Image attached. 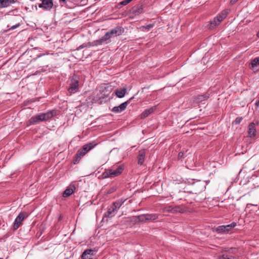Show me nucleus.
Returning <instances> with one entry per match:
<instances>
[{
    "label": "nucleus",
    "mask_w": 259,
    "mask_h": 259,
    "mask_svg": "<svg viewBox=\"0 0 259 259\" xmlns=\"http://www.w3.org/2000/svg\"><path fill=\"white\" fill-rule=\"evenodd\" d=\"M107 92H108V93H104L100 97V99H104L105 98H107L108 97H109V94L111 92V90H107Z\"/></svg>",
    "instance_id": "nucleus-28"
},
{
    "label": "nucleus",
    "mask_w": 259,
    "mask_h": 259,
    "mask_svg": "<svg viewBox=\"0 0 259 259\" xmlns=\"http://www.w3.org/2000/svg\"><path fill=\"white\" fill-rule=\"evenodd\" d=\"M247 133L249 137L252 138L255 137L256 135V130L255 123L252 122L249 123L248 127Z\"/></svg>",
    "instance_id": "nucleus-13"
},
{
    "label": "nucleus",
    "mask_w": 259,
    "mask_h": 259,
    "mask_svg": "<svg viewBox=\"0 0 259 259\" xmlns=\"http://www.w3.org/2000/svg\"><path fill=\"white\" fill-rule=\"evenodd\" d=\"M28 217V214L26 212H21L15 220L13 226L14 230L18 229L22 225V222Z\"/></svg>",
    "instance_id": "nucleus-4"
},
{
    "label": "nucleus",
    "mask_w": 259,
    "mask_h": 259,
    "mask_svg": "<svg viewBox=\"0 0 259 259\" xmlns=\"http://www.w3.org/2000/svg\"><path fill=\"white\" fill-rule=\"evenodd\" d=\"M255 105L256 106L258 107L259 106V99L258 100H256L255 103Z\"/></svg>",
    "instance_id": "nucleus-35"
},
{
    "label": "nucleus",
    "mask_w": 259,
    "mask_h": 259,
    "mask_svg": "<svg viewBox=\"0 0 259 259\" xmlns=\"http://www.w3.org/2000/svg\"><path fill=\"white\" fill-rule=\"evenodd\" d=\"M137 218L138 219L139 222H146L147 220L145 219V214L138 215Z\"/></svg>",
    "instance_id": "nucleus-25"
},
{
    "label": "nucleus",
    "mask_w": 259,
    "mask_h": 259,
    "mask_svg": "<svg viewBox=\"0 0 259 259\" xmlns=\"http://www.w3.org/2000/svg\"><path fill=\"white\" fill-rule=\"evenodd\" d=\"M78 91V81L74 78L71 80L68 92L70 94L75 93Z\"/></svg>",
    "instance_id": "nucleus-10"
},
{
    "label": "nucleus",
    "mask_w": 259,
    "mask_h": 259,
    "mask_svg": "<svg viewBox=\"0 0 259 259\" xmlns=\"http://www.w3.org/2000/svg\"><path fill=\"white\" fill-rule=\"evenodd\" d=\"M66 0H59L60 2H64Z\"/></svg>",
    "instance_id": "nucleus-40"
},
{
    "label": "nucleus",
    "mask_w": 259,
    "mask_h": 259,
    "mask_svg": "<svg viewBox=\"0 0 259 259\" xmlns=\"http://www.w3.org/2000/svg\"><path fill=\"white\" fill-rule=\"evenodd\" d=\"M124 166L122 164L113 165L111 168L105 169L102 176L103 179L114 178L120 175L124 170Z\"/></svg>",
    "instance_id": "nucleus-1"
},
{
    "label": "nucleus",
    "mask_w": 259,
    "mask_h": 259,
    "mask_svg": "<svg viewBox=\"0 0 259 259\" xmlns=\"http://www.w3.org/2000/svg\"><path fill=\"white\" fill-rule=\"evenodd\" d=\"M54 115V112L52 111L37 114L31 117L28 121L29 124H35L41 121H47L53 117Z\"/></svg>",
    "instance_id": "nucleus-2"
},
{
    "label": "nucleus",
    "mask_w": 259,
    "mask_h": 259,
    "mask_svg": "<svg viewBox=\"0 0 259 259\" xmlns=\"http://www.w3.org/2000/svg\"><path fill=\"white\" fill-rule=\"evenodd\" d=\"M209 97V94H205L200 95L193 97V101L197 104H199L204 101L207 100Z\"/></svg>",
    "instance_id": "nucleus-14"
},
{
    "label": "nucleus",
    "mask_w": 259,
    "mask_h": 259,
    "mask_svg": "<svg viewBox=\"0 0 259 259\" xmlns=\"http://www.w3.org/2000/svg\"><path fill=\"white\" fill-rule=\"evenodd\" d=\"M132 12L135 15H139L144 12L143 6L142 4H138L132 8Z\"/></svg>",
    "instance_id": "nucleus-17"
},
{
    "label": "nucleus",
    "mask_w": 259,
    "mask_h": 259,
    "mask_svg": "<svg viewBox=\"0 0 259 259\" xmlns=\"http://www.w3.org/2000/svg\"><path fill=\"white\" fill-rule=\"evenodd\" d=\"M155 109V107H152L150 108L145 109L141 114V118L144 119L148 117L150 114L154 112Z\"/></svg>",
    "instance_id": "nucleus-19"
},
{
    "label": "nucleus",
    "mask_w": 259,
    "mask_h": 259,
    "mask_svg": "<svg viewBox=\"0 0 259 259\" xmlns=\"http://www.w3.org/2000/svg\"><path fill=\"white\" fill-rule=\"evenodd\" d=\"M251 69H253L255 67L259 66V57H256L253 59L250 63Z\"/></svg>",
    "instance_id": "nucleus-24"
},
{
    "label": "nucleus",
    "mask_w": 259,
    "mask_h": 259,
    "mask_svg": "<svg viewBox=\"0 0 259 259\" xmlns=\"http://www.w3.org/2000/svg\"><path fill=\"white\" fill-rule=\"evenodd\" d=\"M17 2V0H0V9L8 8Z\"/></svg>",
    "instance_id": "nucleus-16"
},
{
    "label": "nucleus",
    "mask_w": 259,
    "mask_h": 259,
    "mask_svg": "<svg viewBox=\"0 0 259 259\" xmlns=\"http://www.w3.org/2000/svg\"><path fill=\"white\" fill-rule=\"evenodd\" d=\"M53 6V0H42L41 3L39 4L38 7L45 10H50Z\"/></svg>",
    "instance_id": "nucleus-9"
},
{
    "label": "nucleus",
    "mask_w": 259,
    "mask_h": 259,
    "mask_svg": "<svg viewBox=\"0 0 259 259\" xmlns=\"http://www.w3.org/2000/svg\"><path fill=\"white\" fill-rule=\"evenodd\" d=\"M202 189H203V187H201L200 191H201L202 190Z\"/></svg>",
    "instance_id": "nucleus-42"
},
{
    "label": "nucleus",
    "mask_w": 259,
    "mask_h": 259,
    "mask_svg": "<svg viewBox=\"0 0 259 259\" xmlns=\"http://www.w3.org/2000/svg\"><path fill=\"white\" fill-rule=\"evenodd\" d=\"M132 99H133V98H131L128 100H127V101H126L125 102L121 103L119 106L114 107L112 109L111 111L113 112L116 113L121 112L122 111H124L126 109L128 104L130 103V101H131V100Z\"/></svg>",
    "instance_id": "nucleus-7"
},
{
    "label": "nucleus",
    "mask_w": 259,
    "mask_h": 259,
    "mask_svg": "<svg viewBox=\"0 0 259 259\" xmlns=\"http://www.w3.org/2000/svg\"><path fill=\"white\" fill-rule=\"evenodd\" d=\"M242 119L243 118L242 117H238L235 119L234 122L235 124H239L241 122Z\"/></svg>",
    "instance_id": "nucleus-29"
},
{
    "label": "nucleus",
    "mask_w": 259,
    "mask_h": 259,
    "mask_svg": "<svg viewBox=\"0 0 259 259\" xmlns=\"http://www.w3.org/2000/svg\"><path fill=\"white\" fill-rule=\"evenodd\" d=\"M236 226V223H232L230 225L220 226L216 228V232L218 233H227Z\"/></svg>",
    "instance_id": "nucleus-5"
},
{
    "label": "nucleus",
    "mask_w": 259,
    "mask_h": 259,
    "mask_svg": "<svg viewBox=\"0 0 259 259\" xmlns=\"http://www.w3.org/2000/svg\"><path fill=\"white\" fill-rule=\"evenodd\" d=\"M238 0H231L230 4L231 5H234L235 4Z\"/></svg>",
    "instance_id": "nucleus-34"
},
{
    "label": "nucleus",
    "mask_w": 259,
    "mask_h": 259,
    "mask_svg": "<svg viewBox=\"0 0 259 259\" xmlns=\"http://www.w3.org/2000/svg\"><path fill=\"white\" fill-rule=\"evenodd\" d=\"M97 145V143L94 141L89 142L84 144L82 147V157L84 156L88 152L93 149Z\"/></svg>",
    "instance_id": "nucleus-8"
},
{
    "label": "nucleus",
    "mask_w": 259,
    "mask_h": 259,
    "mask_svg": "<svg viewBox=\"0 0 259 259\" xmlns=\"http://www.w3.org/2000/svg\"><path fill=\"white\" fill-rule=\"evenodd\" d=\"M97 252V250L88 249L82 253V259H92Z\"/></svg>",
    "instance_id": "nucleus-12"
},
{
    "label": "nucleus",
    "mask_w": 259,
    "mask_h": 259,
    "mask_svg": "<svg viewBox=\"0 0 259 259\" xmlns=\"http://www.w3.org/2000/svg\"><path fill=\"white\" fill-rule=\"evenodd\" d=\"M20 26V23H18L16 25H14L11 27V28L9 29V30H13L17 27H18Z\"/></svg>",
    "instance_id": "nucleus-31"
},
{
    "label": "nucleus",
    "mask_w": 259,
    "mask_h": 259,
    "mask_svg": "<svg viewBox=\"0 0 259 259\" xmlns=\"http://www.w3.org/2000/svg\"><path fill=\"white\" fill-rule=\"evenodd\" d=\"M124 32L123 28L121 26H117L113 29H110L107 32L108 33L110 38L121 35Z\"/></svg>",
    "instance_id": "nucleus-6"
},
{
    "label": "nucleus",
    "mask_w": 259,
    "mask_h": 259,
    "mask_svg": "<svg viewBox=\"0 0 259 259\" xmlns=\"http://www.w3.org/2000/svg\"><path fill=\"white\" fill-rule=\"evenodd\" d=\"M193 186H194V187H196L198 185V184H196V183H193Z\"/></svg>",
    "instance_id": "nucleus-37"
},
{
    "label": "nucleus",
    "mask_w": 259,
    "mask_h": 259,
    "mask_svg": "<svg viewBox=\"0 0 259 259\" xmlns=\"http://www.w3.org/2000/svg\"><path fill=\"white\" fill-rule=\"evenodd\" d=\"M146 152L145 150H140L138 156V163L139 165H142L145 160Z\"/></svg>",
    "instance_id": "nucleus-18"
},
{
    "label": "nucleus",
    "mask_w": 259,
    "mask_h": 259,
    "mask_svg": "<svg viewBox=\"0 0 259 259\" xmlns=\"http://www.w3.org/2000/svg\"><path fill=\"white\" fill-rule=\"evenodd\" d=\"M133 0H123L121 3L120 4L122 6H125L132 2Z\"/></svg>",
    "instance_id": "nucleus-30"
},
{
    "label": "nucleus",
    "mask_w": 259,
    "mask_h": 259,
    "mask_svg": "<svg viewBox=\"0 0 259 259\" xmlns=\"http://www.w3.org/2000/svg\"><path fill=\"white\" fill-rule=\"evenodd\" d=\"M127 92V90L126 88H124L122 89H117L115 91V95L119 98H122L124 97Z\"/></svg>",
    "instance_id": "nucleus-20"
},
{
    "label": "nucleus",
    "mask_w": 259,
    "mask_h": 259,
    "mask_svg": "<svg viewBox=\"0 0 259 259\" xmlns=\"http://www.w3.org/2000/svg\"><path fill=\"white\" fill-rule=\"evenodd\" d=\"M117 210L113 205L111 204L108 208V210L105 213V217L107 218H110L114 216L115 211Z\"/></svg>",
    "instance_id": "nucleus-21"
},
{
    "label": "nucleus",
    "mask_w": 259,
    "mask_h": 259,
    "mask_svg": "<svg viewBox=\"0 0 259 259\" xmlns=\"http://www.w3.org/2000/svg\"><path fill=\"white\" fill-rule=\"evenodd\" d=\"M109 87H107V88H106V87H105V88H104V90L102 91V92H104L105 91V90H107V89H109ZM110 89H111V88H110Z\"/></svg>",
    "instance_id": "nucleus-38"
},
{
    "label": "nucleus",
    "mask_w": 259,
    "mask_h": 259,
    "mask_svg": "<svg viewBox=\"0 0 259 259\" xmlns=\"http://www.w3.org/2000/svg\"><path fill=\"white\" fill-rule=\"evenodd\" d=\"M183 156H184V153L183 152H180L178 154V158L179 159H181L182 158H183Z\"/></svg>",
    "instance_id": "nucleus-32"
},
{
    "label": "nucleus",
    "mask_w": 259,
    "mask_h": 259,
    "mask_svg": "<svg viewBox=\"0 0 259 259\" xmlns=\"http://www.w3.org/2000/svg\"><path fill=\"white\" fill-rule=\"evenodd\" d=\"M145 219L148 222H153L158 218V214L156 213H146L145 214Z\"/></svg>",
    "instance_id": "nucleus-22"
},
{
    "label": "nucleus",
    "mask_w": 259,
    "mask_h": 259,
    "mask_svg": "<svg viewBox=\"0 0 259 259\" xmlns=\"http://www.w3.org/2000/svg\"><path fill=\"white\" fill-rule=\"evenodd\" d=\"M253 205V206H257V204H251V203H248L247 205Z\"/></svg>",
    "instance_id": "nucleus-39"
},
{
    "label": "nucleus",
    "mask_w": 259,
    "mask_h": 259,
    "mask_svg": "<svg viewBox=\"0 0 259 259\" xmlns=\"http://www.w3.org/2000/svg\"><path fill=\"white\" fill-rule=\"evenodd\" d=\"M110 38L108 33L106 32L104 36L95 41L96 45H102L103 44H107L111 42Z\"/></svg>",
    "instance_id": "nucleus-11"
},
{
    "label": "nucleus",
    "mask_w": 259,
    "mask_h": 259,
    "mask_svg": "<svg viewBox=\"0 0 259 259\" xmlns=\"http://www.w3.org/2000/svg\"><path fill=\"white\" fill-rule=\"evenodd\" d=\"M257 36L258 37H259V31L257 33Z\"/></svg>",
    "instance_id": "nucleus-41"
},
{
    "label": "nucleus",
    "mask_w": 259,
    "mask_h": 259,
    "mask_svg": "<svg viewBox=\"0 0 259 259\" xmlns=\"http://www.w3.org/2000/svg\"><path fill=\"white\" fill-rule=\"evenodd\" d=\"M76 188L74 184H70L64 191L63 193V197H68L70 196L75 190Z\"/></svg>",
    "instance_id": "nucleus-15"
},
{
    "label": "nucleus",
    "mask_w": 259,
    "mask_h": 259,
    "mask_svg": "<svg viewBox=\"0 0 259 259\" xmlns=\"http://www.w3.org/2000/svg\"><path fill=\"white\" fill-rule=\"evenodd\" d=\"M86 0H81L82 2V6L86 5Z\"/></svg>",
    "instance_id": "nucleus-36"
},
{
    "label": "nucleus",
    "mask_w": 259,
    "mask_h": 259,
    "mask_svg": "<svg viewBox=\"0 0 259 259\" xmlns=\"http://www.w3.org/2000/svg\"><path fill=\"white\" fill-rule=\"evenodd\" d=\"M153 27V25L152 24H149L146 26H145L144 27L147 29H150L151 28H152Z\"/></svg>",
    "instance_id": "nucleus-33"
},
{
    "label": "nucleus",
    "mask_w": 259,
    "mask_h": 259,
    "mask_svg": "<svg viewBox=\"0 0 259 259\" xmlns=\"http://www.w3.org/2000/svg\"><path fill=\"white\" fill-rule=\"evenodd\" d=\"M220 259H235L234 257L227 254H224L220 257Z\"/></svg>",
    "instance_id": "nucleus-26"
},
{
    "label": "nucleus",
    "mask_w": 259,
    "mask_h": 259,
    "mask_svg": "<svg viewBox=\"0 0 259 259\" xmlns=\"http://www.w3.org/2000/svg\"><path fill=\"white\" fill-rule=\"evenodd\" d=\"M229 12L228 10H224L221 13L218 14L212 20L210 21L209 28L213 29L219 25L220 23L226 18Z\"/></svg>",
    "instance_id": "nucleus-3"
},
{
    "label": "nucleus",
    "mask_w": 259,
    "mask_h": 259,
    "mask_svg": "<svg viewBox=\"0 0 259 259\" xmlns=\"http://www.w3.org/2000/svg\"><path fill=\"white\" fill-rule=\"evenodd\" d=\"M76 155H77V158H76V159L75 160V161L74 162V163H78L79 161V160H78V158H81V149H79L78 151H77V153L76 154Z\"/></svg>",
    "instance_id": "nucleus-27"
},
{
    "label": "nucleus",
    "mask_w": 259,
    "mask_h": 259,
    "mask_svg": "<svg viewBox=\"0 0 259 259\" xmlns=\"http://www.w3.org/2000/svg\"><path fill=\"white\" fill-rule=\"evenodd\" d=\"M126 199L121 198L112 203V205L118 210L124 203Z\"/></svg>",
    "instance_id": "nucleus-23"
}]
</instances>
